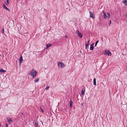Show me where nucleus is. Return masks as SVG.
Here are the masks:
<instances>
[{
    "label": "nucleus",
    "instance_id": "1",
    "mask_svg": "<svg viewBox=\"0 0 127 127\" xmlns=\"http://www.w3.org/2000/svg\"><path fill=\"white\" fill-rule=\"evenodd\" d=\"M37 72L34 69H32L31 72L29 73V75L32 76L33 78H34L36 76V74H37Z\"/></svg>",
    "mask_w": 127,
    "mask_h": 127
},
{
    "label": "nucleus",
    "instance_id": "2",
    "mask_svg": "<svg viewBox=\"0 0 127 127\" xmlns=\"http://www.w3.org/2000/svg\"><path fill=\"white\" fill-rule=\"evenodd\" d=\"M104 55L107 56H111L112 54L108 50H106L104 52Z\"/></svg>",
    "mask_w": 127,
    "mask_h": 127
},
{
    "label": "nucleus",
    "instance_id": "3",
    "mask_svg": "<svg viewBox=\"0 0 127 127\" xmlns=\"http://www.w3.org/2000/svg\"><path fill=\"white\" fill-rule=\"evenodd\" d=\"M58 66L59 67L63 68L65 66V65L62 62H59L58 63Z\"/></svg>",
    "mask_w": 127,
    "mask_h": 127
},
{
    "label": "nucleus",
    "instance_id": "4",
    "mask_svg": "<svg viewBox=\"0 0 127 127\" xmlns=\"http://www.w3.org/2000/svg\"><path fill=\"white\" fill-rule=\"evenodd\" d=\"M90 13V17L93 19L95 18L94 14L93 12H92L91 11H89Z\"/></svg>",
    "mask_w": 127,
    "mask_h": 127
},
{
    "label": "nucleus",
    "instance_id": "5",
    "mask_svg": "<svg viewBox=\"0 0 127 127\" xmlns=\"http://www.w3.org/2000/svg\"><path fill=\"white\" fill-rule=\"evenodd\" d=\"M33 123L34 124V126L35 127H38V123L37 120H34L33 121Z\"/></svg>",
    "mask_w": 127,
    "mask_h": 127
},
{
    "label": "nucleus",
    "instance_id": "6",
    "mask_svg": "<svg viewBox=\"0 0 127 127\" xmlns=\"http://www.w3.org/2000/svg\"><path fill=\"white\" fill-rule=\"evenodd\" d=\"M7 119L8 123L9 124H10L12 122V120L11 118L9 117H8L7 118Z\"/></svg>",
    "mask_w": 127,
    "mask_h": 127
},
{
    "label": "nucleus",
    "instance_id": "7",
    "mask_svg": "<svg viewBox=\"0 0 127 127\" xmlns=\"http://www.w3.org/2000/svg\"><path fill=\"white\" fill-rule=\"evenodd\" d=\"M20 58H19V60L20 62V64H21L22 62L23 57L22 56H20Z\"/></svg>",
    "mask_w": 127,
    "mask_h": 127
},
{
    "label": "nucleus",
    "instance_id": "8",
    "mask_svg": "<svg viewBox=\"0 0 127 127\" xmlns=\"http://www.w3.org/2000/svg\"><path fill=\"white\" fill-rule=\"evenodd\" d=\"M103 18L104 19H106L107 15L106 14V13L104 12V11H103Z\"/></svg>",
    "mask_w": 127,
    "mask_h": 127
},
{
    "label": "nucleus",
    "instance_id": "9",
    "mask_svg": "<svg viewBox=\"0 0 127 127\" xmlns=\"http://www.w3.org/2000/svg\"><path fill=\"white\" fill-rule=\"evenodd\" d=\"M3 8L5 9L6 10H7L8 11L10 10L9 8H8L6 7V6H5V5L4 4H3Z\"/></svg>",
    "mask_w": 127,
    "mask_h": 127
},
{
    "label": "nucleus",
    "instance_id": "10",
    "mask_svg": "<svg viewBox=\"0 0 127 127\" xmlns=\"http://www.w3.org/2000/svg\"><path fill=\"white\" fill-rule=\"evenodd\" d=\"M70 106L71 108H72V106L73 102L71 100H70Z\"/></svg>",
    "mask_w": 127,
    "mask_h": 127
},
{
    "label": "nucleus",
    "instance_id": "11",
    "mask_svg": "<svg viewBox=\"0 0 127 127\" xmlns=\"http://www.w3.org/2000/svg\"><path fill=\"white\" fill-rule=\"evenodd\" d=\"M52 44H46V49H47L49 47H50L51 46Z\"/></svg>",
    "mask_w": 127,
    "mask_h": 127
},
{
    "label": "nucleus",
    "instance_id": "12",
    "mask_svg": "<svg viewBox=\"0 0 127 127\" xmlns=\"http://www.w3.org/2000/svg\"><path fill=\"white\" fill-rule=\"evenodd\" d=\"M93 84L94 85H96V79L94 78L93 79Z\"/></svg>",
    "mask_w": 127,
    "mask_h": 127
},
{
    "label": "nucleus",
    "instance_id": "13",
    "mask_svg": "<svg viewBox=\"0 0 127 127\" xmlns=\"http://www.w3.org/2000/svg\"><path fill=\"white\" fill-rule=\"evenodd\" d=\"M78 36L80 37V38H82L83 35L80 32L79 33H78Z\"/></svg>",
    "mask_w": 127,
    "mask_h": 127
},
{
    "label": "nucleus",
    "instance_id": "14",
    "mask_svg": "<svg viewBox=\"0 0 127 127\" xmlns=\"http://www.w3.org/2000/svg\"><path fill=\"white\" fill-rule=\"evenodd\" d=\"M6 70H4L3 69H0V72H6Z\"/></svg>",
    "mask_w": 127,
    "mask_h": 127
},
{
    "label": "nucleus",
    "instance_id": "15",
    "mask_svg": "<svg viewBox=\"0 0 127 127\" xmlns=\"http://www.w3.org/2000/svg\"><path fill=\"white\" fill-rule=\"evenodd\" d=\"M39 78H35L34 80V81L36 82H37L39 81Z\"/></svg>",
    "mask_w": 127,
    "mask_h": 127
},
{
    "label": "nucleus",
    "instance_id": "16",
    "mask_svg": "<svg viewBox=\"0 0 127 127\" xmlns=\"http://www.w3.org/2000/svg\"><path fill=\"white\" fill-rule=\"evenodd\" d=\"M94 46H91L90 47V49L91 50H92L94 49Z\"/></svg>",
    "mask_w": 127,
    "mask_h": 127
},
{
    "label": "nucleus",
    "instance_id": "17",
    "mask_svg": "<svg viewBox=\"0 0 127 127\" xmlns=\"http://www.w3.org/2000/svg\"><path fill=\"white\" fill-rule=\"evenodd\" d=\"M84 91L83 89L82 90H81V94L82 95H83L84 94Z\"/></svg>",
    "mask_w": 127,
    "mask_h": 127
},
{
    "label": "nucleus",
    "instance_id": "18",
    "mask_svg": "<svg viewBox=\"0 0 127 127\" xmlns=\"http://www.w3.org/2000/svg\"><path fill=\"white\" fill-rule=\"evenodd\" d=\"M6 2H7V3H5V4L6 5L8 4H9V0H6Z\"/></svg>",
    "mask_w": 127,
    "mask_h": 127
},
{
    "label": "nucleus",
    "instance_id": "19",
    "mask_svg": "<svg viewBox=\"0 0 127 127\" xmlns=\"http://www.w3.org/2000/svg\"><path fill=\"white\" fill-rule=\"evenodd\" d=\"M124 3H125V5H127V1L126 0H125V1Z\"/></svg>",
    "mask_w": 127,
    "mask_h": 127
},
{
    "label": "nucleus",
    "instance_id": "20",
    "mask_svg": "<svg viewBox=\"0 0 127 127\" xmlns=\"http://www.w3.org/2000/svg\"><path fill=\"white\" fill-rule=\"evenodd\" d=\"M1 33L2 34H3L4 33V30L3 28L2 29V30L1 31Z\"/></svg>",
    "mask_w": 127,
    "mask_h": 127
},
{
    "label": "nucleus",
    "instance_id": "21",
    "mask_svg": "<svg viewBox=\"0 0 127 127\" xmlns=\"http://www.w3.org/2000/svg\"><path fill=\"white\" fill-rule=\"evenodd\" d=\"M89 44H87V43H86V44H85V48H86V49L87 47V46H89Z\"/></svg>",
    "mask_w": 127,
    "mask_h": 127
},
{
    "label": "nucleus",
    "instance_id": "22",
    "mask_svg": "<svg viewBox=\"0 0 127 127\" xmlns=\"http://www.w3.org/2000/svg\"><path fill=\"white\" fill-rule=\"evenodd\" d=\"M98 42H99V41L97 40L96 42L95 43V47L96 46V45Z\"/></svg>",
    "mask_w": 127,
    "mask_h": 127
},
{
    "label": "nucleus",
    "instance_id": "23",
    "mask_svg": "<svg viewBox=\"0 0 127 127\" xmlns=\"http://www.w3.org/2000/svg\"><path fill=\"white\" fill-rule=\"evenodd\" d=\"M2 52L0 51V56H1V55H2L3 56L4 55V54H2Z\"/></svg>",
    "mask_w": 127,
    "mask_h": 127
},
{
    "label": "nucleus",
    "instance_id": "24",
    "mask_svg": "<svg viewBox=\"0 0 127 127\" xmlns=\"http://www.w3.org/2000/svg\"><path fill=\"white\" fill-rule=\"evenodd\" d=\"M49 88V86H47L45 88V90H47Z\"/></svg>",
    "mask_w": 127,
    "mask_h": 127
},
{
    "label": "nucleus",
    "instance_id": "25",
    "mask_svg": "<svg viewBox=\"0 0 127 127\" xmlns=\"http://www.w3.org/2000/svg\"><path fill=\"white\" fill-rule=\"evenodd\" d=\"M76 32L78 34V33H80L79 31L78 30H77L76 31Z\"/></svg>",
    "mask_w": 127,
    "mask_h": 127
},
{
    "label": "nucleus",
    "instance_id": "26",
    "mask_svg": "<svg viewBox=\"0 0 127 127\" xmlns=\"http://www.w3.org/2000/svg\"><path fill=\"white\" fill-rule=\"evenodd\" d=\"M107 16H108V17H109L110 16V14L109 13L107 12Z\"/></svg>",
    "mask_w": 127,
    "mask_h": 127
},
{
    "label": "nucleus",
    "instance_id": "27",
    "mask_svg": "<svg viewBox=\"0 0 127 127\" xmlns=\"http://www.w3.org/2000/svg\"><path fill=\"white\" fill-rule=\"evenodd\" d=\"M41 112H43V109H42V108H41Z\"/></svg>",
    "mask_w": 127,
    "mask_h": 127
},
{
    "label": "nucleus",
    "instance_id": "28",
    "mask_svg": "<svg viewBox=\"0 0 127 127\" xmlns=\"http://www.w3.org/2000/svg\"><path fill=\"white\" fill-rule=\"evenodd\" d=\"M111 20H110L109 21V25H111Z\"/></svg>",
    "mask_w": 127,
    "mask_h": 127
},
{
    "label": "nucleus",
    "instance_id": "29",
    "mask_svg": "<svg viewBox=\"0 0 127 127\" xmlns=\"http://www.w3.org/2000/svg\"><path fill=\"white\" fill-rule=\"evenodd\" d=\"M89 42H90V40H88V41H87V44H89Z\"/></svg>",
    "mask_w": 127,
    "mask_h": 127
},
{
    "label": "nucleus",
    "instance_id": "30",
    "mask_svg": "<svg viewBox=\"0 0 127 127\" xmlns=\"http://www.w3.org/2000/svg\"><path fill=\"white\" fill-rule=\"evenodd\" d=\"M94 45V44L93 43H92V44L91 45V46H93Z\"/></svg>",
    "mask_w": 127,
    "mask_h": 127
},
{
    "label": "nucleus",
    "instance_id": "31",
    "mask_svg": "<svg viewBox=\"0 0 127 127\" xmlns=\"http://www.w3.org/2000/svg\"><path fill=\"white\" fill-rule=\"evenodd\" d=\"M8 127V125L7 124H6V127Z\"/></svg>",
    "mask_w": 127,
    "mask_h": 127
},
{
    "label": "nucleus",
    "instance_id": "32",
    "mask_svg": "<svg viewBox=\"0 0 127 127\" xmlns=\"http://www.w3.org/2000/svg\"><path fill=\"white\" fill-rule=\"evenodd\" d=\"M21 64H20V62H19V65H20V66H21Z\"/></svg>",
    "mask_w": 127,
    "mask_h": 127
},
{
    "label": "nucleus",
    "instance_id": "33",
    "mask_svg": "<svg viewBox=\"0 0 127 127\" xmlns=\"http://www.w3.org/2000/svg\"><path fill=\"white\" fill-rule=\"evenodd\" d=\"M40 121L41 122L42 125H43V123L42 122V121Z\"/></svg>",
    "mask_w": 127,
    "mask_h": 127
},
{
    "label": "nucleus",
    "instance_id": "34",
    "mask_svg": "<svg viewBox=\"0 0 127 127\" xmlns=\"http://www.w3.org/2000/svg\"><path fill=\"white\" fill-rule=\"evenodd\" d=\"M65 37H67V36H65Z\"/></svg>",
    "mask_w": 127,
    "mask_h": 127
},
{
    "label": "nucleus",
    "instance_id": "35",
    "mask_svg": "<svg viewBox=\"0 0 127 127\" xmlns=\"http://www.w3.org/2000/svg\"><path fill=\"white\" fill-rule=\"evenodd\" d=\"M22 114H23V113H22Z\"/></svg>",
    "mask_w": 127,
    "mask_h": 127
},
{
    "label": "nucleus",
    "instance_id": "36",
    "mask_svg": "<svg viewBox=\"0 0 127 127\" xmlns=\"http://www.w3.org/2000/svg\"><path fill=\"white\" fill-rule=\"evenodd\" d=\"M126 16L127 17V15H126Z\"/></svg>",
    "mask_w": 127,
    "mask_h": 127
},
{
    "label": "nucleus",
    "instance_id": "37",
    "mask_svg": "<svg viewBox=\"0 0 127 127\" xmlns=\"http://www.w3.org/2000/svg\"><path fill=\"white\" fill-rule=\"evenodd\" d=\"M21 56H22V55H21Z\"/></svg>",
    "mask_w": 127,
    "mask_h": 127
}]
</instances>
